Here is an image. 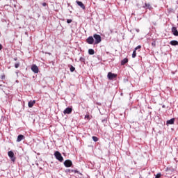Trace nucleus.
<instances>
[{
    "label": "nucleus",
    "mask_w": 178,
    "mask_h": 178,
    "mask_svg": "<svg viewBox=\"0 0 178 178\" xmlns=\"http://www.w3.org/2000/svg\"><path fill=\"white\" fill-rule=\"evenodd\" d=\"M136 50H134L132 54V58H136V56H137V54L136 53Z\"/></svg>",
    "instance_id": "19"
},
{
    "label": "nucleus",
    "mask_w": 178,
    "mask_h": 178,
    "mask_svg": "<svg viewBox=\"0 0 178 178\" xmlns=\"http://www.w3.org/2000/svg\"><path fill=\"white\" fill-rule=\"evenodd\" d=\"M73 165V162L71 160H65L64 162V165L65 168H70Z\"/></svg>",
    "instance_id": "6"
},
{
    "label": "nucleus",
    "mask_w": 178,
    "mask_h": 178,
    "mask_svg": "<svg viewBox=\"0 0 178 178\" xmlns=\"http://www.w3.org/2000/svg\"><path fill=\"white\" fill-rule=\"evenodd\" d=\"M93 38H95V44H99V42H101V41H102V38H101V35H98V34H95L93 35Z\"/></svg>",
    "instance_id": "2"
},
{
    "label": "nucleus",
    "mask_w": 178,
    "mask_h": 178,
    "mask_svg": "<svg viewBox=\"0 0 178 178\" xmlns=\"http://www.w3.org/2000/svg\"><path fill=\"white\" fill-rule=\"evenodd\" d=\"M35 104V100L30 101L28 104L29 108H33L34 106V104Z\"/></svg>",
    "instance_id": "13"
},
{
    "label": "nucleus",
    "mask_w": 178,
    "mask_h": 178,
    "mask_svg": "<svg viewBox=\"0 0 178 178\" xmlns=\"http://www.w3.org/2000/svg\"><path fill=\"white\" fill-rule=\"evenodd\" d=\"M2 49V44H0V51Z\"/></svg>",
    "instance_id": "30"
},
{
    "label": "nucleus",
    "mask_w": 178,
    "mask_h": 178,
    "mask_svg": "<svg viewBox=\"0 0 178 178\" xmlns=\"http://www.w3.org/2000/svg\"><path fill=\"white\" fill-rule=\"evenodd\" d=\"M73 22V20L72 19H67V23H68V24H70V23H72Z\"/></svg>",
    "instance_id": "27"
},
{
    "label": "nucleus",
    "mask_w": 178,
    "mask_h": 178,
    "mask_svg": "<svg viewBox=\"0 0 178 178\" xmlns=\"http://www.w3.org/2000/svg\"><path fill=\"white\" fill-rule=\"evenodd\" d=\"M152 45L154 47V48H155V47H156V40H153Z\"/></svg>",
    "instance_id": "20"
},
{
    "label": "nucleus",
    "mask_w": 178,
    "mask_h": 178,
    "mask_svg": "<svg viewBox=\"0 0 178 178\" xmlns=\"http://www.w3.org/2000/svg\"><path fill=\"white\" fill-rule=\"evenodd\" d=\"M76 3H77V5H78L79 6H80V8H81L82 9H86V6H84V3H83V2L76 1Z\"/></svg>",
    "instance_id": "10"
},
{
    "label": "nucleus",
    "mask_w": 178,
    "mask_h": 178,
    "mask_svg": "<svg viewBox=\"0 0 178 178\" xmlns=\"http://www.w3.org/2000/svg\"><path fill=\"white\" fill-rule=\"evenodd\" d=\"M88 54H89V55H94V54H95V51L92 49H89Z\"/></svg>",
    "instance_id": "17"
},
{
    "label": "nucleus",
    "mask_w": 178,
    "mask_h": 178,
    "mask_svg": "<svg viewBox=\"0 0 178 178\" xmlns=\"http://www.w3.org/2000/svg\"><path fill=\"white\" fill-rule=\"evenodd\" d=\"M137 49H141V45H138L135 48V51H137Z\"/></svg>",
    "instance_id": "25"
},
{
    "label": "nucleus",
    "mask_w": 178,
    "mask_h": 178,
    "mask_svg": "<svg viewBox=\"0 0 178 178\" xmlns=\"http://www.w3.org/2000/svg\"><path fill=\"white\" fill-rule=\"evenodd\" d=\"M72 112H73V108L67 107L64 110L63 113L64 115H70Z\"/></svg>",
    "instance_id": "5"
},
{
    "label": "nucleus",
    "mask_w": 178,
    "mask_h": 178,
    "mask_svg": "<svg viewBox=\"0 0 178 178\" xmlns=\"http://www.w3.org/2000/svg\"><path fill=\"white\" fill-rule=\"evenodd\" d=\"M1 80H4L5 79V74L2 75L1 77Z\"/></svg>",
    "instance_id": "28"
},
{
    "label": "nucleus",
    "mask_w": 178,
    "mask_h": 178,
    "mask_svg": "<svg viewBox=\"0 0 178 178\" xmlns=\"http://www.w3.org/2000/svg\"><path fill=\"white\" fill-rule=\"evenodd\" d=\"M170 45H172L175 47L176 45H178V41L177 40H172L170 42Z\"/></svg>",
    "instance_id": "14"
},
{
    "label": "nucleus",
    "mask_w": 178,
    "mask_h": 178,
    "mask_svg": "<svg viewBox=\"0 0 178 178\" xmlns=\"http://www.w3.org/2000/svg\"><path fill=\"white\" fill-rule=\"evenodd\" d=\"M171 31L173 34V35H175V37H178V31H177V28L172 26L171 29Z\"/></svg>",
    "instance_id": "8"
},
{
    "label": "nucleus",
    "mask_w": 178,
    "mask_h": 178,
    "mask_svg": "<svg viewBox=\"0 0 178 178\" xmlns=\"http://www.w3.org/2000/svg\"><path fill=\"white\" fill-rule=\"evenodd\" d=\"M54 156L57 161H59V162H63V156H62L60 152L58 151L55 152Z\"/></svg>",
    "instance_id": "1"
},
{
    "label": "nucleus",
    "mask_w": 178,
    "mask_h": 178,
    "mask_svg": "<svg viewBox=\"0 0 178 178\" xmlns=\"http://www.w3.org/2000/svg\"><path fill=\"white\" fill-rule=\"evenodd\" d=\"M8 155L10 159H11L12 162H15L16 157L15 156V153H13V152L9 151L8 152Z\"/></svg>",
    "instance_id": "3"
},
{
    "label": "nucleus",
    "mask_w": 178,
    "mask_h": 178,
    "mask_svg": "<svg viewBox=\"0 0 178 178\" xmlns=\"http://www.w3.org/2000/svg\"><path fill=\"white\" fill-rule=\"evenodd\" d=\"M161 176H162V174L158 173V174L156 175L155 178H161Z\"/></svg>",
    "instance_id": "24"
},
{
    "label": "nucleus",
    "mask_w": 178,
    "mask_h": 178,
    "mask_svg": "<svg viewBox=\"0 0 178 178\" xmlns=\"http://www.w3.org/2000/svg\"><path fill=\"white\" fill-rule=\"evenodd\" d=\"M92 138L93 141H95V143H97V141H98V138L97 136H92Z\"/></svg>",
    "instance_id": "21"
},
{
    "label": "nucleus",
    "mask_w": 178,
    "mask_h": 178,
    "mask_svg": "<svg viewBox=\"0 0 178 178\" xmlns=\"http://www.w3.org/2000/svg\"><path fill=\"white\" fill-rule=\"evenodd\" d=\"M145 6L146 8H147V9H151V4H149V3H145Z\"/></svg>",
    "instance_id": "22"
},
{
    "label": "nucleus",
    "mask_w": 178,
    "mask_h": 178,
    "mask_svg": "<svg viewBox=\"0 0 178 178\" xmlns=\"http://www.w3.org/2000/svg\"><path fill=\"white\" fill-rule=\"evenodd\" d=\"M128 62L129 59L127 58H125L121 61V65L124 66V65H126V63H127Z\"/></svg>",
    "instance_id": "12"
},
{
    "label": "nucleus",
    "mask_w": 178,
    "mask_h": 178,
    "mask_svg": "<svg viewBox=\"0 0 178 178\" xmlns=\"http://www.w3.org/2000/svg\"><path fill=\"white\" fill-rule=\"evenodd\" d=\"M31 70H32V72H33V73H38L39 70H38V67L37 66V65L33 64L31 66Z\"/></svg>",
    "instance_id": "9"
},
{
    "label": "nucleus",
    "mask_w": 178,
    "mask_h": 178,
    "mask_svg": "<svg viewBox=\"0 0 178 178\" xmlns=\"http://www.w3.org/2000/svg\"><path fill=\"white\" fill-rule=\"evenodd\" d=\"M104 122H106V120H102V123H104Z\"/></svg>",
    "instance_id": "32"
},
{
    "label": "nucleus",
    "mask_w": 178,
    "mask_h": 178,
    "mask_svg": "<svg viewBox=\"0 0 178 178\" xmlns=\"http://www.w3.org/2000/svg\"><path fill=\"white\" fill-rule=\"evenodd\" d=\"M107 77L108 80H113V79H116L118 77V74H113L112 72H108Z\"/></svg>",
    "instance_id": "4"
},
{
    "label": "nucleus",
    "mask_w": 178,
    "mask_h": 178,
    "mask_svg": "<svg viewBox=\"0 0 178 178\" xmlns=\"http://www.w3.org/2000/svg\"><path fill=\"white\" fill-rule=\"evenodd\" d=\"M19 66H20V63H17L15 64V69H17L19 67Z\"/></svg>",
    "instance_id": "23"
},
{
    "label": "nucleus",
    "mask_w": 178,
    "mask_h": 178,
    "mask_svg": "<svg viewBox=\"0 0 178 178\" xmlns=\"http://www.w3.org/2000/svg\"><path fill=\"white\" fill-rule=\"evenodd\" d=\"M42 6H47V3H43Z\"/></svg>",
    "instance_id": "29"
},
{
    "label": "nucleus",
    "mask_w": 178,
    "mask_h": 178,
    "mask_svg": "<svg viewBox=\"0 0 178 178\" xmlns=\"http://www.w3.org/2000/svg\"><path fill=\"white\" fill-rule=\"evenodd\" d=\"M167 124H175V118H172L167 121Z\"/></svg>",
    "instance_id": "15"
},
{
    "label": "nucleus",
    "mask_w": 178,
    "mask_h": 178,
    "mask_svg": "<svg viewBox=\"0 0 178 178\" xmlns=\"http://www.w3.org/2000/svg\"><path fill=\"white\" fill-rule=\"evenodd\" d=\"M0 87H2V85H0Z\"/></svg>",
    "instance_id": "33"
},
{
    "label": "nucleus",
    "mask_w": 178,
    "mask_h": 178,
    "mask_svg": "<svg viewBox=\"0 0 178 178\" xmlns=\"http://www.w3.org/2000/svg\"><path fill=\"white\" fill-rule=\"evenodd\" d=\"M70 70L72 73H73V72H74V70H76V68L74 67H73V65H70Z\"/></svg>",
    "instance_id": "18"
},
{
    "label": "nucleus",
    "mask_w": 178,
    "mask_h": 178,
    "mask_svg": "<svg viewBox=\"0 0 178 178\" xmlns=\"http://www.w3.org/2000/svg\"><path fill=\"white\" fill-rule=\"evenodd\" d=\"M14 60H17V57H15V58H14Z\"/></svg>",
    "instance_id": "31"
},
{
    "label": "nucleus",
    "mask_w": 178,
    "mask_h": 178,
    "mask_svg": "<svg viewBox=\"0 0 178 178\" xmlns=\"http://www.w3.org/2000/svg\"><path fill=\"white\" fill-rule=\"evenodd\" d=\"M85 119H88V120H90V115H85Z\"/></svg>",
    "instance_id": "26"
},
{
    "label": "nucleus",
    "mask_w": 178,
    "mask_h": 178,
    "mask_svg": "<svg viewBox=\"0 0 178 178\" xmlns=\"http://www.w3.org/2000/svg\"><path fill=\"white\" fill-rule=\"evenodd\" d=\"M22 140H24V136L19 135L17 138V143H20V141H22Z\"/></svg>",
    "instance_id": "11"
},
{
    "label": "nucleus",
    "mask_w": 178,
    "mask_h": 178,
    "mask_svg": "<svg viewBox=\"0 0 178 178\" xmlns=\"http://www.w3.org/2000/svg\"><path fill=\"white\" fill-rule=\"evenodd\" d=\"M86 42L88 44H90V45H92V44H95L94 42V38L92 36H89L87 39H86Z\"/></svg>",
    "instance_id": "7"
},
{
    "label": "nucleus",
    "mask_w": 178,
    "mask_h": 178,
    "mask_svg": "<svg viewBox=\"0 0 178 178\" xmlns=\"http://www.w3.org/2000/svg\"><path fill=\"white\" fill-rule=\"evenodd\" d=\"M67 172H68V173H79V171L77 170L68 169L67 170Z\"/></svg>",
    "instance_id": "16"
}]
</instances>
